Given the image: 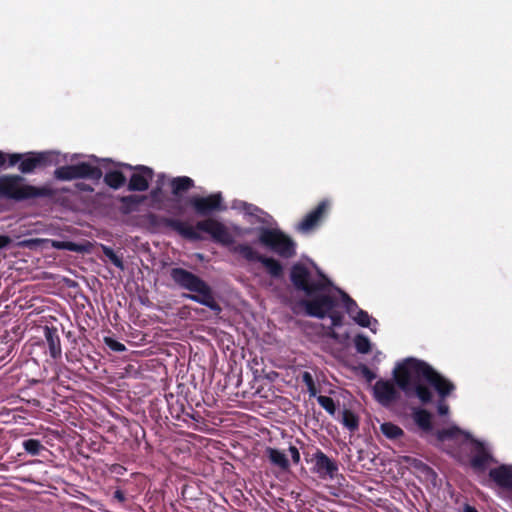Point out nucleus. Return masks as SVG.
<instances>
[{
    "label": "nucleus",
    "instance_id": "f257e3e1",
    "mask_svg": "<svg viewBox=\"0 0 512 512\" xmlns=\"http://www.w3.org/2000/svg\"><path fill=\"white\" fill-rule=\"evenodd\" d=\"M319 279L313 280L310 270L302 263L294 264L290 269V281L297 291L305 294L306 298L299 301L305 314L310 317L324 319L330 318L329 326H322L324 335L331 339H338L335 328L343 325L344 314L338 309L339 300L331 293V280L321 271H317Z\"/></svg>",
    "mask_w": 512,
    "mask_h": 512
},
{
    "label": "nucleus",
    "instance_id": "f03ea898",
    "mask_svg": "<svg viewBox=\"0 0 512 512\" xmlns=\"http://www.w3.org/2000/svg\"><path fill=\"white\" fill-rule=\"evenodd\" d=\"M393 379L407 397L415 396L424 405L432 401L433 394L423 380L436 390L439 398H446L455 390V385L450 380L428 363L416 358H406L399 363L393 370Z\"/></svg>",
    "mask_w": 512,
    "mask_h": 512
},
{
    "label": "nucleus",
    "instance_id": "7ed1b4c3",
    "mask_svg": "<svg viewBox=\"0 0 512 512\" xmlns=\"http://www.w3.org/2000/svg\"><path fill=\"white\" fill-rule=\"evenodd\" d=\"M146 219L150 226L158 229H171L184 239L190 241L201 240L202 236L199 232H204L209 234L214 242L223 246H230L234 243V238L229 229L222 222L214 218H206L198 221L195 227L184 221L157 215L155 213H148Z\"/></svg>",
    "mask_w": 512,
    "mask_h": 512
},
{
    "label": "nucleus",
    "instance_id": "20e7f679",
    "mask_svg": "<svg viewBox=\"0 0 512 512\" xmlns=\"http://www.w3.org/2000/svg\"><path fill=\"white\" fill-rule=\"evenodd\" d=\"M169 276L177 287L190 292L184 295L185 298L208 307L216 314L222 311L213 289L200 276L181 267L171 268Z\"/></svg>",
    "mask_w": 512,
    "mask_h": 512
},
{
    "label": "nucleus",
    "instance_id": "39448f33",
    "mask_svg": "<svg viewBox=\"0 0 512 512\" xmlns=\"http://www.w3.org/2000/svg\"><path fill=\"white\" fill-rule=\"evenodd\" d=\"M59 192H69V189H55L50 185L34 186L25 183V178L17 174L0 175V199L22 202L30 199L53 198Z\"/></svg>",
    "mask_w": 512,
    "mask_h": 512
},
{
    "label": "nucleus",
    "instance_id": "423d86ee",
    "mask_svg": "<svg viewBox=\"0 0 512 512\" xmlns=\"http://www.w3.org/2000/svg\"><path fill=\"white\" fill-rule=\"evenodd\" d=\"M55 163V155L50 151L12 153L7 154L0 150V168L7 164V167H13L16 164L22 174L33 173L37 169H44Z\"/></svg>",
    "mask_w": 512,
    "mask_h": 512
},
{
    "label": "nucleus",
    "instance_id": "0eeeda50",
    "mask_svg": "<svg viewBox=\"0 0 512 512\" xmlns=\"http://www.w3.org/2000/svg\"><path fill=\"white\" fill-rule=\"evenodd\" d=\"M258 234V242L280 257L289 259L296 255V243L280 229L260 227Z\"/></svg>",
    "mask_w": 512,
    "mask_h": 512
},
{
    "label": "nucleus",
    "instance_id": "6e6552de",
    "mask_svg": "<svg viewBox=\"0 0 512 512\" xmlns=\"http://www.w3.org/2000/svg\"><path fill=\"white\" fill-rule=\"evenodd\" d=\"M102 176V170L98 166H94L88 162L60 166L54 171V177L62 181H70L73 179L98 181Z\"/></svg>",
    "mask_w": 512,
    "mask_h": 512
},
{
    "label": "nucleus",
    "instance_id": "1a4fd4ad",
    "mask_svg": "<svg viewBox=\"0 0 512 512\" xmlns=\"http://www.w3.org/2000/svg\"><path fill=\"white\" fill-rule=\"evenodd\" d=\"M232 251L249 262H260L273 278L278 279L283 276V266L278 260L259 254L248 244H238L233 247Z\"/></svg>",
    "mask_w": 512,
    "mask_h": 512
},
{
    "label": "nucleus",
    "instance_id": "9d476101",
    "mask_svg": "<svg viewBox=\"0 0 512 512\" xmlns=\"http://www.w3.org/2000/svg\"><path fill=\"white\" fill-rule=\"evenodd\" d=\"M120 167L133 170L128 182V190L133 192H143L149 188V184L154 177L152 168L145 165L132 166L127 163H119Z\"/></svg>",
    "mask_w": 512,
    "mask_h": 512
},
{
    "label": "nucleus",
    "instance_id": "9b49d317",
    "mask_svg": "<svg viewBox=\"0 0 512 512\" xmlns=\"http://www.w3.org/2000/svg\"><path fill=\"white\" fill-rule=\"evenodd\" d=\"M466 437L470 440V466L476 472H484L488 465L494 461L491 452L483 442L472 438L469 434Z\"/></svg>",
    "mask_w": 512,
    "mask_h": 512
},
{
    "label": "nucleus",
    "instance_id": "f8f14e48",
    "mask_svg": "<svg viewBox=\"0 0 512 512\" xmlns=\"http://www.w3.org/2000/svg\"><path fill=\"white\" fill-rule=\"evenodd\" d=\"M330 207L331 202L328 199L321 200L317 206L308 212L298 223L297 230L302 233H309L316 229L327 216Z\"/></svg>",
    "mask_w": 512,
    "mask_h": 512
},
{
    "label": "nucleus",
    "instance_id": "ddd939ff",
    "mask_svg": "<svg viewBox=\"0 0 512 512\" xmlns=\"http://www.w3.org/2000/svg\"><path fill=\"white\" fill-rule=\"evenodd\" d=\"M398 385L394 380L379 379L373 386V397L383 407H389L400 399Z\"/></svg>",
    "mask_w": 512,
    "mask_h": 512
},
{
    "label": "nucleus",
    "instance_id": "4468645a",
    "mask_svg": "<svg viewBox=\"0 0 512 512\" xmlns=\"http://www.w3.org/2000/svg\"><path fill=\"white\" fill-rule=\"evenodd\" d=\"M222 200L220 193H214L206 197L192 196L189 198L188 203L197 215L207 216L213 212L225 209L222 205Z\"/></svg>",
    "mask_w": 512,
    "mask_h": 512
},
{
    "label": "nucleus",
    "instance_id": "2eb2a0df",
    "mask_svg": "<svg viewBox=\"0 0 512 512\" xmlns=\"http://www.w3.org/2000/svg\"><path fill=\"white\" fill-rule=\"evenodd\" d=\"M312 461L314 462V471L321 478H333L338 472L337 463L330 459L322 450L316 449L313 454Z\"/></svg>",
    "mask_w": 512,
    "mask_h": 512
},
{
    "label": "nucleus",
    "instance_id": "dca6fc26",
    "mask_svg": "<svg viewBox=\"0 0 512 512\" xmlns=\"http://www.w3.org/2000/svg\"><path fill=\"white\" fill-rule=\"evenodd\" d=\"M44 337L48 346L49 355L57 360L62 356L61 340L58 329L54 326H44Z\"/></svg>",
    "mask_w": 512,
    "mask_h": 512
},
{
    "label": "nucleus",
    "instance_id": "f3484780",
    "mask_svg": "<svg viewBox=\"0 0 512 512\" xmlns=\"http://www.w3.org/2000/svg\"><path fill=\"white\" fill-rule=\"evenodd\" d=\"M489 477L501 488L512 489V466L500 465L489 471Z\"/></svg>",
    "mask_w": 512,
    "mask_h": 512
},
{
    "label": "nucleus",
    "instance_id": "a211bd4d",
    "mask_svg": "<svg viewBox=\"0 0 512 512\" xmlns=\"http://www.w3.org/2000/svg\"><path fill=\"white\" fill-rule=\"evenodd\" d=\"M414 423L424 432H430L433 429L432 415L423 408H414L412 412Z\"/></svg>",
    "mask_w": 512,
    "mask_h": 512
},
{
    "label": "nucleus",
    "instance_id": "6ab92c4d",
    "mask_svg": "<svg viewBox=\"0 0 512 512\" xmlns=\"http://www.w3.org/2000/svg\"><path fill=\"white\" fill-rule=\"evenodd\" d=\"M146 199L144 195L131 194L127 196H121L119 202L121 204L120 211L122 214H130L137 211L138 205Z\"/></svg>",
    "mask_w": 512,
    "mask_h": 512
},
{
    "label": "nucleus",
    "instance_id": "aec40b11",
    "mask_svg": "<svg viewBox=\"0 0 512 512\" xmlns=\"http://www.w3.org/2000/svg\"><path fill=\"white\" fill-rule=\"evenodd\" d=\"M266 455H267L269 461L274 466H277L284 471H287L289 469V467H290L289 460H288L287 456L285 455V453H283L282 451H280L276 448L268 447L266 449Z\"/></svg>",
    "mask_w": 512,
    "mask_h": 512
},
{
    "label": "nucleus",
    "instance_id": "412c9836",
    "mask_svg": "<svg viewBox=\"0 0 512 512\" xmlns=\"http://www.w3.org/2000/svg\"><path fill=\"white\" fill-rule=\"evenodd\" d=\"M104 183L110 188L117 190L126 183L125 175L119 170L108 171L104 175Z\"/></svg>",
    "mask_w": 512,
    "mask_h": 512
},
{
    "label": "nucleus",
    "instance_id": "4be33fe9",
    "mask_svg": "<svg viewBox=\"0 0 512 512\" xmlns=\"http://www.w3.org/2000/svg\"><path fill=\"white\" fill-rule=\"evenodd\" d=\"M194 187V181L187 176L175 177L171 181L172 193L178 195L181 192H186Z\"/></svg>",
    "mask_w": 512,
    "mask_h": 512
},
{
    "label": "nucleus",
    "instance_id": "5701e85b",
    "mask_svg": "<svg viewBox=\"0 0 512 512\" xmlns=\"http://www.w3.org/2000/svg\"><path fill=\"white\" fill-rule=\"evenodd\" d=\"M382 434L390 440H396L404 436V431L392 422H385L380 425Z\"/></svg>",
    "mask_w": 512,
    "mask_h": 512
},
{
    "label": "nucleus",
    "instance_id": "b1692460",
    "mask_svg": "<svg viewBox=\"0 0 512 512\" xmlns=\"http://www.w3.org/2000/svg\"><path fill=\"white\" fill-rule=\"evenodd\" d=\"M342 424L351 432H355L359 428V417L349 409L342 412Z\"/></svg>",
    "mask_w": 512,
    "mask_h": 512
},
{
    "label": "nucleus",
    "instance_id": "393cba45",
    "mask_svg": "<svg viewBox=\"0 0 512 512\" xmlns=\"http://www.w3.org/2000/svg\"><path fill=\"white\" fill-rule=\"evenodd\" d=\"M23 448L25 449V451L28 454H30L32 456L39 455L40 452L45 449L44 446L42 445V443L40 442V440L33 439V438L24 440Z\"/></svg>",
    "mask_w": 512,
    "mask_h": 512
},
{
    "label": "nucleus",
    "instance_id": "a878e982",
    "mask_svg": "<svg viewBox=\"0 0 512 512\" xmlns=\"http://www.w3.org/2000/svg\"><path fill=\"white\" fill-rule=\"evenodd\" d=\"M354 345L358 353L367 354L371 351V342L365 335H357L354 339Z\"/></svg>",
    "mask_w": 512,
    "mask_h": 512
},
{
    "label": "nucleus",
    "instance_id": "bb28decb",
    "mask_svg": "<svg viewBox=\"0 0 512 512\" xmlns=\"http://www.w3.org/2000/svg\"><path fill=\"white\" fill-rule=\"evenodd\" d=\"M301 381L307 387L310 397H315L318 393V389L312 374L308 371H304L301 375Z\"/></svg>",
    "mask_w": 512,
    "mask_h": 512
},
{
    "label": "nucleus",
    "instance_id": "cd10ccee",
    "mask_svg": "<svg viewBox=\"0 0 512 512\" xmlns=\"http://www.w3.org/2000/svg\"><path fill=\"white\" fill-rule=\"evenodd\" d=\"M102 252L114 266L120 269H124L122 258L118 256L111 247L102 245Z\"/></svg>",
    "mask_w": 512,
    "mask_h": 512
},
{
    "label": "nucleus",
    "instance_id": "c85d7f7f",
    "mask_svg": "<svg viewBox=\"0 0 512 512\" xmlns=\"http://www.w3.org/2000/svg\"><path fill=\"white\" fill-rule=\"evenodd\" d=\"M53 247L57 249H64L71 252H83L84 247L81 244L72 242V241H54Z\"/></svg>",
    "mask_w": 512,
    "mask_h": 512
},
{
    "label": "nucleus",
    "instance_id": "c756f323",
    "mask_svg": "<svg viewBox=\"0 0 512 512\" xmlns=\"http://www.w3.org/2000/svg\"><path fill=\"white\" fill-rule=\"evenodd\" d=\"M319 405L330 415H334L336 412V404L334 400L329 396L320 395L317 397Z\"/></svg>",
    "mask_w": 512,
    "mask_h": 512
},
{
    "label": "nucleus",
    "instance_id": "7c9ffc66",
    "mask_svg": "<svg viewBox=\"0 0 512 512\" xmlns=\"http://www.w3.org/2000/svg\"><path fill=\"white\" fill-rule=\"evenodd\" d=\"M342 301L344 303V307L349 315H353L354 312H357L360 309L354 299H352L346 292L339 290Z\"/></svg>",
    "mask_w": 512,
    "mask_h": 512
},
{
    "label": "nucleus",
    "instance_id": "2f4dec72",
    "mask_svg": "<svg viewBox=\"0 0 512 512\" xmlns=\"http://www.w3.org/2000/svg\"><path fill=\"white\" fill-rule=\"evenodd\" d=\"M460 433H461V430L456 426L442 429L437 432V439L440 441H444L447 439H454Z\"/></svg>",
    "mask_w": 512,
    "mask_h": 512
},
{
    "label": "nucleus",
    "instance_id": "473e14b6",
    "mask_svg": "<svg viewBox=\"0 0 512 512\" xmlns=\"http://www.w3.org/2000/svg\"><path fill=\"white\" fill-rule=\"evenodd\" d=\"M353 320L361 327H369L371 324L370 315L362 309H358L356 315L353 316Z\"/></svg>",
    "mask_w": 512,
    "mask_h": 512
},
{
    "label": "nucleus",
    "instance_id": "72a5a7b5",
    "mask_svg": "<svg viewBox=\"0 0 512 512\" xmlns=\"http://www.w3.org/2000/svg\"><path fill=\"white\" fill-rule=\"evenodd\" d=\"M105 344L113 351L115 352H123L126 350V347L121 342L112 339L110 337L105 338Z\"/></svg>",
    "mask_w": 512,
    "mask_h": 512
},
{
    "label": "nucleus",
    "instance_id": "f704fd0d",
    "mask_svg": "<svg viewBox=\"0 0 512 512\" xmlns=\"http://www.w3.org/2000/svg\"><path fill=\"white\" fill-rule=\"evenodd\" d=\"M446 398H439L437 402V412L440 416H446L449 413V405L446 403Z\"/></svg>",
    "mask_w": 512,
    "mask_h": 512
},
{
    "label": "nucleus",
    "instance_id": "c9c22d12",
    "mask_svg": "<svg viewBox=\"0 0 512 512\" xmlns=\"http://www.w3.org/2000/svg\"><path fill=\"white\" fill-rule=\"evenodd\" d=\"M361 373L363 377L366 379V381L369 383L376 378V374L365 365L361 367Z\"/></svg>",
    "mask_w": 512,
    "mask_h": 512
},
{
    "label": "nucleus",
    "instance_id": "e433bc0d",
    "mask_svg": "<svg viewBox=\"0 0 512 512\" xmlns=\"http://www.w3.org/2000/svg\"><path fill=\"white\" fill-rule=\"evenodd\" d=\"M289 452L291 454V458H292L293 463L299 464V462H300V453H299V450L297 449V447L290 446L289 447Z\"/></svg>",
    "mask_w": 512,
    "mask_h": 512
},
{
    "label": "nucleus",
    "instance_id": "4c0bfd02",
    "mask_svg": "<svg viewBox=\"0 0 512 512\" xmlns=\"http://www.w3.org/2000/svg\"><path fill=\"white\" fill-rule=\"evenodd\" d=\"M11 243V238L6 235H0V249L7 247Z\"/></svg>",
    "mask_w": 512,
    "mask_h": 512
},
{
    "label": "nucleus",
    "instance_id": "58836bf2",
    "mask_svg": "<svg viewBox=\"0 0 512 512\" xmlns=\"http://www.w3.org/2000/svg\"><path fill=\"white\" fill-rule=\"evenodd\" d=\"M113 497H114L115 499H117L119 502H124V501L126 500V497H125V495H124L123 491H121V490H116V491L114 492Z\"/></svg>",
    "mask_w": 512,
    "mask_h": 512
},
{
    "label": "nucleus",
    "instance_id": "ea45409f",
    "mask_svg": "<svg viewBox=\"0 0 512 512\" xmlns=\"http://www.w3.org/2000/svg\"><path fill=\"white\" fill-rule=\"evenodd\" d=\"M161 192V188L160 187H156L154 189L151 190L150 192V195L153 199H156L158 197V195L160 194Z\"/></svg>",
    "mask_w": 512,
    "mask_h": 512
},
{
    "label": "nucleus",
    "instance_id": "a19ab883",
    "mask_svg": "<svg viewBox=\"0 0 512 512\" xmlns=\"http://www.w3.org/2000/svg\"><path fill=\"white\" fill-rule=\"evenodd\" d=\"M80 190H83V191H92V188L87 185V184H84V183H78L76 185Z\"/></svg>",
    "mask_w": 512,
    "mask_h": 512
},
{
    "label": "nucleus",
    "instance_id": "79ce46f5",
    "mask_svg": "<svg viewBox=\"0 0 512 512\" xmlns=\"http://www.w3.org/2000/svg\"><path fill=\"white\" fill-rule=\"evenodd\" d=\"M463 512H478V510L475 507H473L469 504H466L464 506Z\"/></svg>",
    "mask_w": 512,
    "mask_h": 512
},
{
    "label": "nucleus",
    "instance_id": "37998d69",
    "mask_svg": "<svg viewBox=\"0 0 512 512\" xmlns=\"http://www.w3.org/2000/svg\"><path fill=\"white\" fill-rule=\"evenodd\" d=\"M425 469H427V470H430V471H431V468H430L429 466H427V465H425Z\"/></svg>",
    "mask_w": 512,
    "mask_h": 512
}]
</instances>
